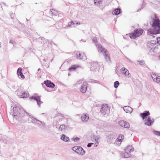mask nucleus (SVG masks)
Wrapping results in <instances>:
<instances>
[{
    "label": "nucleus",
    "instance_id": "nucleus-51",
    "mask_svg": "<svg viewBox=\"0 0 160 160\" xmlns=\"http://www.w3.org/2000/svg\"><path fill=\"white\" fill-rule=\"evenodd\" d=\"M26 19V20H27V21H28V20L27 19Z\"/></svg>",
    "mask_w": 160,
    "mask_h": 160
},
{
    "label": "nucleus",
    "instance_id": "nucleus-16",
    "mask_svg": "<svg viewBox=\"0 0 160 160\" xmlns=\"http://www.w3.org/2000/svg\"><path fill=\"white\" fill-rule=\"evenodd\" d=\"M91 138L93 142H99V140L101 138V137L98 135H93L91 136Z\"/></svg>",
    "mask_w": 160,
    "mask_h": 160
},
{
    "label": "nucleus",
    "instance_id": "nucleus-49",
    "mask_svg": "<svg viewBox=\"0 0 160 160\" xmlns=\"http://www.w3.org/2000/svg\"><path fill=\"white\" fill-rule=\"evenodd\" d=\"M77 24H79V23H77Z\"/></svg>",
    "mask_w": 160,
    "mask_h": 160
},
{
    "label": "nucleus",
    "instance_id": "nucleus-19",
    "mask_svg": "<svg viewBox=\"0 0 160 160\" xmlns=\"http://www.w3.org/2000/svg\"><path fill=\"white\" fill-rule=\"evenodd\" d=\"M124 110L127 113H131L133 111L132 109L129 106H125L123 108Z\"/></svg>",
    "mask_w": 160,
    "mask_h": 160
},
{
    "label": "nucleus",
    "instance_id": "nucleus-1",
    "mask_svg": "<svg viewBox=\"0 0 160 160\" xmlns=\"http://www.w3.org/2000/svg\"><path fill=\"white\" fill-rule=\"evenodd\" d=\"M54 124L56 123L55 124L56 128H58V131L59 132H64L65 131L67 126L64 124H61L59 126L57 123L59 124H62L66 122L67 121V119L64 118V116L60 114L55 115L54 118Z\"/></svg>",
    "mask_w": 160,
    "mask_h": 160
},
{
    "label": "nucleus",
    "instance_id": "nucleus-22",
    "mask_svg": "<svg viewBox=\"0 0 160 160\" xmlns=\"http://www.w3.org/2000/svg\"><path fill=\"white\" fill-rule=\"evenodd\" d=\"M125 151L128 152L129 153L132 152L134 151V148L131 145H128L125 149Z\"/></svg>",
    "mask_w": 160,
    "mask_h": 160
},
{
    "label": "nucleus",
    "instance_id": "nucleus-2",
    "mask_svg": "<svg viewBox=\"0 0 160 160\" xmlns=\"http://www.w3.org/2000/svg\"><path fill=\"white\" fill-rule=\"evenodd\" d=\"M152 27L148 31V33L152 34H157L160 33V21L158 19H155L153 21Z\"/></svg>",
    "mask_w": 160,
    "mask_h": 160
},
{
    "label": "nucleus",
    "instance_id": "nucleus-20",
    "mask_svg": "<svg viewBox=\"0 0 160 160\" xmlns=\"http://www.w3.org/2000/svg\"><path fill=\"white\" fill-rule=\"evenodd\" d=\"M44 84L48 87L53 88L55 86V85L52 82H51V81H44Z\"/></svg>",
    "mask_w": 160,
    "mask_h": 160
},
{
    "label": "nucleus",
    "instance_id": "nucleus-42",
    "mask_svg": "<svg viewBox=\"0 0 160 160\" xmlns=\"http://www.w3.org/2000/svg\"><path fill=\"white\" fill-rule=\"evenodd\" d=\"M10 43L13 44L14 43H15V42L13 40H11L10 41Z\"/></svg>",
    "mask_w": 160,
    "mask_h": 160
},
{
    "label": "nucleus",
    "instance_id": "nucleus-14",
    "mask_svg": "<svg viewBox=\"0 0 160 160\" xmlns=\"http://www.w3.org/2000/svg\"><path fill=\"white\" fill-rule=\"evenodd\" d=\"M154 120L153 119H151V117H149L147 119H145L144 120L145 124L148 126H150L153 123Z\"/></svg>",
    "mask_w": 160,
    "mask_h": 160
},
{
    "label": "nucleus",
    "instance_id": "nucleus-5",
    "mask_svg": "<svg viewBox=\"0 0 160 160\" xmlns=\"http://www.w3.org/2000/svg\"><path fill=\"white\" fill-rule=\"evenodd\" d=\"M143 32V30L142 29H136L134 31L133 33L129 34V37L131 38L134 39L141 35Z\"/></svg>",
    "mask_w": 160,
    "mask_h": 160
},
{
    "label": "nucleus",
    "instance_id": "nucleus-45",
    "mask_svg": "<svg viewBox=\"0 0 160 160\" xmlns=\"http://www.w3.org/2000/svg\"><path fill=\"white\" fill-rule=\"evenodd\" d=\"M160 82V80L159 81H156V82L157 83H158Z\"/></svg>",
    "mask_w": 160,
    "mask_h": 160
},
{
    "label": "nucleus",
    "instance_id": "nucleus-11",
    "mask_svg": "<svg viewBox=\"0 0 160 160\" xmlns=\"http://www.w3.org/2000/svg\"><path fill=\"white\" fill-rule=\"evenodd\" d=\"M81 121L83 123H86L88 122L89 117L88 114L86 113H82L81 116Z\"/></svg>",
    "mask_w": 160,
    "mask_h": 160
},
{
    "label": "nucleus",
    "instance_id": "nucleus-43",
    "mask_svg": "<svg viewBox=\"0 0 160 160\" xmlns=\"http://www.w3.org/2000/svg\"><path fill=\"white\" fill-rule=\"evenodd\" d=\"M93 143H88V145H87V147H91V146H92V145L93 144Z\"/></svg>",
    "mask_w": 160,
    "mask_h": 160
},
{
    "label": "nucleus",
    "instance_id": "nucleus-46",
    "mask_svg": "<svg viewBox=\"0 0 160 160\" xmlns=\"http://www.w3.org/2000/svg\"><path fill=\"white\" fill-rule=\"evenodd\" d=\"M43 61L46 62V60L45 59H44Z\"/></svg>",
    "mask_w": 160,
    "mask_h": 160
},
{
    "label": "nucleus",
    "instance_id": "nucleus-24",
    "mask_svg": "<svg viewBox=\"0 0 160 160\" xmlns=\"http://www.w3.org/2000/svg\"><path fill=\"white\" fill-rule=\"evenodd\" d=\"M121 72L124 73L127 77H129V72L128 70L125 68H122L121 70Z\"/></svg>",
    "mask_w": 160,
    "mask_h": 160
},
{
    "label": "nucleus",
    "instance_id": "nucleus-38",
    "mask_svg": "<svg viewBox=\"0 0 160 160\" xmlns=\"http://www.w3.org/2000/svg\"><path fill=\"white\" fill-rule=\"evenodd\" d=\"M92 41L95 43H96L97 42V38L96 37H94L92 39Z\"/></svg>",
    "mask_w": 160,
    "mask_h": 160
},
{
    "label": "nucleus",
    "instance_id": "nucleus-25",
    "mask_svg": "<svg viewBox=\"0 0 160 160\" xmlns=\"http://www.w3.org/2000/svg\"><path fill=\"white\" fill-rule=\"evenodd\" d=\"M151 77H152L153 80H158V79H159L160 80V76L157 75L155 73H152V74H151Z\"/></svg>",
    "mask_w": 160,
    "mask_h": 160
},
{
    "label": "nucleus",
    "instance_id": "nucleus-15",
    "mask_svg": "<svg viewBox=\"0 0 160 160\" xmlns=\"http://www.w3.org/2000/svg\"><path fill=\"white\" fill-rule=\"evenodd\" d=\"M22 70L21 68H19L17 70V74L19 78L23 79L25 77L22 72Z\"/></svg>",
    "mask_w": 160,
    "mask_h": 160
},
{
    "label": "nucleus",
    "instance_id": "nucleus-27",
    "mask_svg": "<svg viewBox=\"0 0 160 160\" xmlns=\"http://www.w3.org/2000/svg\"><path fill=\"white\" fill-rule=\"evenodd\" d=\"M131 154L128 152H126L122 155V157L123 158H128L131 156Z\"/></svg>",
    "mask_w": 160,
    "mask_h": 160
},
{
    "label": "nucleus",
    "instance_id": "nucleus-36",
    "mask_svg": "<svg viewBox=\"0 0 160 160\" xmlns=\"http://www.w3.org/2000/svg\"><path fill=\"white\" fill-rule=\"evenodd\" d=\"M154 134L156 135L160 136V132L154 131Z\"/></svg>",
    "mask_w": 160,
    "mask_h": 160
},
{
    "label": "nucleus",
    "instance_id": "nucleus-50",
    "mask_svg": "<svg viewBox=\"0 0 160 160\" xmlns=\"http://www.w3.org/2000/svg\"><path fill=\"white\" fill-rule=\"evenodd\" d=\"M70 75V73H68V75Z\"/></svg>",
    "mask_w": 160,
    "mask_h": 160
},
{
    "label": "nucleus",
    "instance_id": "nucleus-3",
    "mask_svg": "<svg viewBox=\"0 0 160 160\" xmlns=\"http://www.w3.org/2000/svg\"><path fill=\"white\" fill-rule=\"evenodd\" d=\"M22 109V108L20 105L16 104L14 106L13 109L11 110V114L17 119H18V118L22 117V115L21 114Z\"/></svg>",
    "mask_w": 160,
    "mask_h": 160
},
{
    "label": "nucleus",
    "instance_id": "nucleus-31",
    "mask_svg": "<svg viewBox=\"0 0 160 160\" xmlns=\"http://www.w3.org/2000/svg\"><path fill=\"white\" fill-rule=\"evenodd\" d=\"M102 0H94V4L98 5L101 3Z\"/></svg>",
    "mask_w": 160,
    "mask_h": 160
},
{
    "label": "nucleus",
    "instance_id": "nucleus-28",
    "mask_svg": "<svg viewBox=\"0 0 160 160\" xmlns=\"http://www.w3.org/2000/svg\"><path fill=\"white\" fill-rule=\"evenodd\" d=\"M124 139V136L122 135H120L118 138L116 139V141L117 142H119L118 143V144H121V142H122V140H123Z\"/></svg>",
    "mask_w": 160,
    "mask_h": 160
},
{
    "label": "nucleus",
    "instance_id": "nucleus-12",
    "mask_svg": "<svg viewBox=\"0 0 160 160\" xmlns=\"http://www.w3.org/2000/svg\"><path fill=\"white\" fill-rule=\"evenodd\" d=\"M29 99H33L36 100L37 102L38 105L39 107H40V105L43 102L40 100V97L39 96L34 95L30 97Z\"/></svg>",
    "mask_w": 160,
    "mask_h": 160
},
{
    "label": "nucleus",
    "instance_id": "nucleus-23",
    "mask_svg": "<svg viewBox=\"0 0 160 160\" xmlns=\"http://www.w3.org/2000/svg\"><path fill=\"white\" fill-rule=\"evenodd\" d=\"M115 138L114 136L112 134H110L108 136L107 140L109 143H111L112 141Z\"/></svg>",
    "mask_w": 160,
    "mask_h": 160
},
{
    "label": "nucleus",
    "instance_id": "nucleus-8",
    "mask_svg": "<svg viewBox=\"0 0 160 160\" xmlns=\"http://www.w3.org/2000/svg\"><path fill=\"white\" fill-rule=\"evenodd\" d=\"M99 68V65L98 63L95 61L92 62L90 66L91 71L93 72H96L98 71Z\"/></svg>",
    "mask_w": 160,
    "mask_h": 160
},
{
    "label": "nucleus",
    "instance_id": "nucleus-6",
    "mask_svg": "<svg viewBox=\"0 0 160 160\" xmlns=\"http://www.w3.org/2000/svg\"><path fill=\"white\" fill-rule=\"evenodd\" d=\"M82 81H78L76 84V85L77 87H78V85H80L81 87L80 88V91L81 92L84 93L86 92L87 90L88 84L86 82H83V83H82V82H81Z\"/></svg>",
    "mask_w": 160,
    "mask_h": 160
},
{
    "label": "nucleus",
    "instance_id": "nucleus-13",
    "mask_svg": "<svg viewBox=\"0 0 160 160\" xmlns=\"http://www.w3.org/2000/svg\"><path fill=\"white\" fill-rule=\"evenodd\" d=\"M118 124L122 127L128 128L130 127V125L127 122L124 121H120L118 122Z\"/></svg>",
    "mask_w": 160,
    "mask_h": 160
},
{
    "label": "nucleus",
    "instance_id": "nucleus-30",
    "mask_svg": "<svg viewBox=\"0 0 160 160\" xmlns=\"http://www.w3.org/2000/svg\"><path fill=\"white\" fill-rule=\"evenodd\" d=\"M77 67L75 65H73L68 69V70L70 72L74 71L75 70Z\"/></svg>",
    "mask_w": 160,
    "mask_h": 160
},
{
    "label": "nucleus",
    "instance_id": "nucleus-37",
    "mask_svg": "<svg viewBox=\"0 0 160 160\" xmlns=\"http://www.w3.org/2000/svg\"><path fill=\"white\" fill-rule=\"evenodd\" d=\"M74 24L73 22H70L68 23V26L69 27H72V25Z\"/></svg>",
    "mask_w": 160,
    "mask_h": 160
},
{
    "label": "nucleus",
    "instance_id": "nucleus-47",
    "mask_svg": "<svg viewBox=\"0 0 160 160\" xmlns=\"http://www.w3.org/2000/svg\"><path fill=\"white\" fill-rule=\"evenodd\" d=\"M40 70H41V69L40 68H39L38 69V71H40Z\"/></svg>",
    "mask_w": 160,
    "mask_h": 160
},
{
    "label": "nucleus",
    "instance_id": "nucleus-9",
    "mask_svg": "<svg viewBox=\"0 0 160 160\" xmlns=\"http://www.w3.org/2000/svg\"><path fill=\"white\" fill-rule=\"evenodd\" d=\"M20 90L19 89H18L16 91L18 96L20 98H26L29 96V94L27 93L23 92L22 91H20Z\"/></svg>",
    "mask_w": 160,
    "mask_h": 160
},
{
    "label": "nucleus",
    "instance_id": "nucleus-44",
    "mask_svg": "<svg viewBox=\"0 0 160 160\" xmlns=\"http://www.w3.org/2000/svg\"><path fill=\"white\" fill-rule=\"evenodd\" d=\"M72 140H73L74 142H76L78 140H79V138H72Z\"/></svg>",
    "mask_w": 160,
    "mask_h": 160
},
{
    "label": "nucleus",
    "instance_id": "nucleus-48",
    "mask_svg": "<svg viewBox=\"0 0 160 160\" xmlns=\"http://www.w3.org/2000/svg\"><path fill=\"white\" fill-rule=\"evenodd\" d=\"M52 60V59L51 61H50V62H51Z\"/></svg>",
    "mask_w": 160,
    "mask_h": 160
},
{
    "label": "nucleus",
    "instance_id": "nucleus-17",
    "mask_svg": "<svg viewBox=\"0 0 160 160\" xmlns=\"http://www.w3.org/2000/svg\"><path fill=\"white\" fill-rule=\"evenodd\" d=\"M79 154L82 156L85 153V151L81 147L78 146L77 152Z\"/></svg>",
    "mask_w": 160,
    "mask_h": 160
},
{
    "label": "nucleus",
    "instance_id": "nucleus-40",
    "mask_svg": "<svg viewBox=\"0 0 160 160\" xmlns=\"http://www.w3.org/2000/svg\"><path fill=\"white\" fill-rule=\"evenodd\" d=\"M157 40L158 43L160 45V37L157 38Z\"/></svg>",
    "mask_w": 160,
    "mask_h": 160
},
{
    "label": "nucleus",
    "instance_id": "nucleus-35",
    "mask_svg": "<svg viewBox=\"0 0 160 160\" xmlns=\"http://www.w3.org/2000/svg\"><path fill=\"white\" fill-rule=\"evenodd\" d=\"M78 146H76L73 147L72 148V149L73 151L75 152H77V150H78Z\"/></svg>",
    "mask_w": 160,
    "mask_h": 160
},
{
    "label": "nucleus",
    "instance_id": "nucleus-39",
    "mask_svg": "<svg viewBox=\"0 0 160 160\" xmlns=\"http://www.w3.org/2000/svg\"><path fill=\"white\" fill-rule=\"evenodd\" d=\"M35 119L36 120V122L37 123H38V124H41V123H42V122L41 121H39L37 119Z\"/></svg>",
    "mask_w": 160,
    "mask_h": 160
},
{
    "label": "nucleus",
    "instance_id": "nucleus-7",
    "mask_svg": "<svg viewBox=\"0 0 160 160\" xmlns=\"http://www.w3.org/2000/svg\"><path fill=\"white\" fill-rule=\"evenodd\" d=\"M156 41L154 40L148 42L147 43V48L150 52L154 51Z\"/></svg>",
    "mask_w": 160,
    "mask_h": 160
},
{
    "label": "nucleus",
    "instance_id": "nucleus-26",
    "mask_svg": "<svg viewBox=\"0 0 160 160\" xmlns=\"http://www.w3.org/2000/svg\"><path fill=\"white\" fill-rule=\"evenodd\" d=\"M60 139L65 142H68L69 140V138L64 134H62L61 136Z\"/></svg>",
    "mask_w": 160,
    "mask_h": 160
},
{
    "label": "nucleus",
    "instance_id": "nucleus-41",
    "mask_svg": "<svg viewBox=\"0 0 160 160\" xmlns=\"http://www.w3.org/2000/svg\"><path fill=\"white\" fill-rule=\"evenodd\" d=\"M99 142H96L94 144V147H97L99 144Z\"/></svg>",
    "mask_w": 160,
    "mask_h": 160
},
{
    "label": "nucleus",
    "instance_id": "nucleus-33",
    "mask_svg": "<svg viewBox=\"0 0 160 160\" xmlns=\"http://www.w3.org/2000/svg\"><path fill=\"white\" fill-rule=\"evenodd\" d=\"M137 61L139 63V65H141L145 64V61L143 60H138Z\"/></svg>",
    "mask_w": 160,
    "mask_h": 160
},
{
    "label": "nucleus",
    "instance_id": "nucleus-32",
    "mask_svg": "<svg viewBox=\"0 0 160 160\" xmlns=\"http://www.w3.org/2000/svg\"><path fill=\"white\" fill-rule=\"evenodd\" d=\"M52 14L53 15H57L58 14V12L54 9H52L50 10Z\"/></svg>",
    "mask_w": 160,
    "mask_h": 160
},
{
    "label": "nucleus",
    "instance_id": "nucleus-10",
    "mask_svg": "<svg viewBox=\"0 0 160 160\" xmlns=\"http://www.w3.org/2000/svg\"><path fill=\"white\" fill-rule=\"evenodd\" d=\"M109 109L107 104H103L102 106L100 112L103 115H104L108 113Z\"/></svg>",
    "mask_w": 160,
    "mask_h": 160
},
{
    "label": "nucleus",
    "instance_id": "nucleus-21",
    "mask_svg": "<svg viewBox=\"0 0 160 160\" xmlns=\"http://www.w3.org/2000/svg\"><path fill=\"white\" fill-rule=\"evenodd\" d=\"M76 56L77 58L81 60H84L86 59V56L83 55H81L79 52H78L77 53Z\"/></svg>",
    "mask_w": 160,
    "mask_h": 160
},
{
    "label": "nucleus",
    "instance_id": "nucleus-18",
    "mask_svg": "<svg viewBox=\"0 0 160 160\" xmlns=\"http://www.w3.org/2000/svg\"><path fill=\"white\" fill-rule=\"evenodd\" d=\"M150 114V113L149 111H145L143 113H141L140 114V116L144 120L148 116H149Z\"/></svg>",
    "mask_w": 160,
    "mask_h": 160
},
{
    "label": "nucleus",
    "instance_id": "nucleus-29",
    "mask_svg": "<svg viewBox=\"0 0 160 160\" xmlns=\"http://www.w3.org/2000/svg\"><path fill=\"white\" fill-rule=\"evenodd\" d=\"M121 12V9L119 8H118L113 11L112 13L115 15H117L120 14Z\"/></svg>",
    "mask_w": 160,
    "mask_h": 160
},
{
    "label": "nucleus",
    "instance_id": "nucleus-34",
    "mask_svg": "<svg viewBox=\"0 0 160 160\" xmlns=\"http://www.w3.org/2000/svg\"><path fill=\"white\" fill-rule=\"evenodd\" d=\"M119 82L117 81H116L114 83V87L115 88H117L118 87L119 85Z\"/></svg>",
    "mask_w": 160,
    "mask_h": 160
},
{
    "label": "nucleus",
    "instance_id": "nucleus-4",
    "mask_svg": "<svg viewBox=\"0 0 160 160\" xmlns=\"http://www.w3.org/2000/svg\"><path fill=\"white\" fill-rule=\"evenodd\" d=\"M96 45L98 47V52L103 54L106 61L108 62H111L108 51L106 50L104 48H103L101 44H98L97 45L96 44Z\"/></svg>",
    "mask_w": 160,
    "mask_h": 160
}]
</instances>
